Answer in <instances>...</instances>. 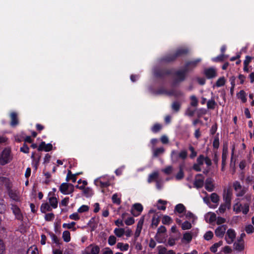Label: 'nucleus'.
Wrapping results in <instances>:
<instances>
[{
	"label": "nucleus",
	"mask_w": 254,
	"mask_h": 254,
	"mask_svg": "<svg viewBox=\"0 0 254 254\" xmlns=\"http://www.w3.org/2000/svg\"><path fill=\"white\" fill-rule=\"evenodd\" d=\"M252 200V194H246L243 197L237 198L235 199L233 205V210L236 213L241 212L244 214H247L249 211L250 205Z\"/></svg>",
	"instance_id": "f257e3e1"
},
{
	"label": "nucleus",
	"mask_w": 254,
	"mask_h": 254,
	"mask_svg": "<svg viewBox=\"0 0 254 254\" xmlns=\"http://www.w3.org/2000/svg\"><path fill=\"white\" fill-rule=\"evenodd\" d=\"M188 152L186 150H182L180 152L177 150H173L171 151L170 158L173 163H177L180 160L184 161L187 158Z\"/></svg>",
	"instance_id": "f03ea898"
},
{
	"label": "nucleus",
	"mask_w": 254,
	"mask_h": 254,
	"mask_svg": "<svg viewBox=\"0 0 254 254\" xmlns=\"http://www.w3.org/2000/svg\"><path fill=\"white\" fill-rule=\"evenodd\" d=\"M233 187L236 192V195L239 198L240 197H244L249 190L248 187L243 186L238 181H235L233 183Z\"/></svg>",
	"instance_id": "7ed1b4c3"
},
{
	"label": "nucleus",
	"mask_w": 254,
	"mask_h": 254,
	"mask_svg": "<svg viewBox=\"0 0 254 254\" xmlns=\"http://www.w3.org/2000/svg\"><path fill=\"white\" fill-rule=\"evenodd\" d=\"M13 159V156L10 148H4L0 154V165H4Z\"/></svg>",
	"instance_id": "20e7f679"
},
{
	"label": "nucleus",
	"mask_w": 254,
	"mask_h": 254,
	"mask_svg": "<svg viewBox=\"0 0 254 254\" xmlns=\"http://www.w3.org/2000/svg\"><path fill=\"white\" fill-rule=\"evenodd\" d=\"M94 182L96 186L101 188H106L110 185V179L107 176H101L96 179Z\"/></svg>",
	"instance_id": "39448f33"
},
{
	"label": "nucleus",
	"mask_w": 254,
	"mask_h": 254,
	"mask_svg": "<svg viewBox=\"0 0 254 254\" xmlns=\"http://www.w3.org/2000/svg\"><path fill=\"white\" fill-rule=\"evenodd\" d=\"M60 190L64 194H69L74 191V186L71 184L64 183L60 187Z\"/></svg>",
	"instance_id": "423d86ee"
},
{
	"label": "nucleus",
	"mask_w": 254,
	"mask_h": 254,
	"mask_svg": "<svg viewBox=\"0 0 254 254\" xmlns=\"http://www.w3.org/2000/svg\"><path fill=\"white\" fill-rule=\"evenodd\" d=\"M100 251V249L98 246L92 244L85 249L82 254H98Z\"/></svg>",
	"instance_id": "0eeeda50"
},
{
	"label": "nucleus",
	"mask_w": 254,
	"mask_h": 254,
	"mask_svg": "<svg viewBox=\"0 0 254 254\" xmlns=\"http://www.w3.org/2000/svg\"><path fill=\"white\" fill-rule=\"evenodd\" d=\"M236 237V233L235 231L232 228H230L226 231L225 240L228 244H231L234 242Z\"/></svg>",
	"instance_id": "6e6552de"
},
{
	"label": "nucleus",
	"mask_w": 254,
	"mask_h": 254,
	"mask_svg": "<svg viewBox=\"0 0 254 254\" xmlns=\"http://www.w3.org/2000/svg\"><path fill=\"white\" fill-rule=\"evenodd\" d=\"M227 226L226 225H221L218 226L215 230V235L216 237L222 238L226 233Z\"/></svg>",
	"instance_id": "1a4fd4ad"
},
{
	"label": "nucleus",
	"mask_w": 254,
	"mask_h": 254,
	"mask_svg": "<svg viewBox=\"0 0 254 254\" xmlns=\"http://www.w3.org/2000/svg\"><path fill=\"white\" fill-rule=\"evenodd\" d=\"M204 178L201 174H197L195 176L194 181V185L197 188H200L203 187L204 185Z\"/></svg>",
	"instance_id": "9d476101"
},
{
	"label": "nucleus",
	"mask_w": 254,
	"mask_h": 254,
	"mask_svg": "<svg viewBox=\"0 0 254 254\" xmlns=\"http://www.w3.org/2000/svg\"><path fill=\"white\" fill-rule=\"evenodd\" d=\"M233 195L232 191L230 189H225L223 192V199L225 202L230 205L232 197Z\"/></svg>",
	"instance_id": "9b49d317"
},
{
	"label": "nucleus",
	"mask_w": 254,
	"mask_h": 254,
	"mask_svg": "<svg viewBox=\"0 0 254 254\" xmlns=\"http://www.w3.org/2000/svg\"><path fill=\"white\" fill-rule=\"evenodd\" d=\"M8 193L10 198L12 200L16 201H20V193L17 190L9 189L8 190Z\"/></svg>",
	"instance_id": "f8f14e48"
},
{
	"label": "nucleus",
	"mask_w": 254,
	"mask_h": 254,
	"mask_svg": "<svg viewBox=\"0 0 254 254\" xmlns=\"http://www.w3.org/2000/svg\"><path fill=\"white\" fill-rule=\"evenodd\" d=\"M11 210H12V212L17 219L21 221L23 220V215L20 208L18 207L15 205H12Z\"/></svg>",
	"instance_id": "ddd939ff"
},
{
	"label": "nucleus",
	"mask_w": 254,
	"mask_h": 254,
	"mask_svg": "<svg viewBox=\"0 0 254 254\" xmlns=\"http://www.w3.org/2000/svg\"><path fill=\"white\" fill-rule=\"evenodd\" d=\"M204 72L206 77L209 79L215 77L217 76L216 70L213 67L206 68Z\"/></svg>",
	"instance_id": "4468645a"
},
{
	"label": "nucleus",
	"mask_w": 254,
	"mask_h": 254,
	"mask_svg": "<svg viewBox=\"0 0 254 254\" xmlns=\"http://www.w3.org/2000/svg\"><path fill=\"white\" fill-rule=\"evenodd\" d=\"M143 210V206L140 203H135L133 205L131 213L134 216H138Z\"/></svg>",
	"instance_id": "2eb2a0df"
},
{
	"label": "nucleus",
	"mask_w": 254,
	"mask_h": 254,
	"mask_svg": "<svg viewBox=\"0 0 254 254\" xmlns=\"http://www.w3.org/2000/svg\"><path fill=\"white\" fill-rule=\"evenodd\" d=\"M53 146L51 143L46 144L45 142H42L38 148V151L44 150L45 151H49L52 149Z\"/></svg>",
	"instance_id": "dca6fc26"
},
{
	"label": "nucleus",
	"mask_w": 254,
	"mask_h": 254,
	"mask_svg": "<svg viewBox=\"0 0 254 254\" xmlns=\"http://www.w3.org/2000/svg\"><path fill=\"white\" fill-rule=\"evenodd\" d=\"M205 188L208 191L213 190L214 186L213 185V180L211 178H207L205 181Z\"/></svg>",
	"instance_id": "f3484780"
},
{
	"label": "nucleus",
	"mask_w": 254,
	"mask_h": 254,
	"mask_svg": "<svg viewBox=\"0 0 254 254\" xmlns=\"http://www.w3.org/2000/svg\"><path fill=\"white\" fill-rule=\"evenodd\" d=\"M235 249L238 251H242L245 248V242L242 239H239L234 245Z\"/></svg>",
	"instance_id": "a211bd4d"
},
{
	"label": "nucleus",
	"mask_w": 254,
	"mask_h": 254,
	"mask_svg": "<svg viewBox=\"0 0 254 254\" xmlns=\"http://www.w3.org/2000/svg\"><path fill=\"white\" fill-rule=\"evenodd\" d=\"M159 177V173L157 171H155L149 174L148 176L147 182L149 183H151L153 181H157Z\"/></svg>",
	"instance_id": "6ab92c4d"
},
{
	"label": "nucleus",
	"mask_w": 254,
	"mask_h": 254,
	"mask_svg": "<svg viewBox=\"0 0 254 254\" xmlns=\"http://www.w3.org/2000/svg\"><path fill=\"white\" fill-rule=\"evenodd\" d=\"M11 123L10 125L12 127H15L18 124V121L17 119V115L16 113L13 112L10 114Z\"/></svg>",
	"instance_id": "aec40b11"
},
{
	"label": "nucleus",
	"mask_w": 254,
	"mask_h": 254,
	"mask_svg": "<svg viewBox=\"0 0 254 254\" xmlns=\"http://www.w3.org/2000/svg\"><path fill=\"white\" fill-rule=\"evenodd\" d=\"M41 211L42 213H46L47 211H51L52 210V207L47 202L43 203L42 204L40 208Z\"/></svg>",
	"instance_id": "412c9836"
},
{
	"label": "nucleus",
	"mask_w": 254,
	"mask_h": 254,
	"mask_svg": "<svg viewBox=\"0 0 254 254\" xmlns=\"http://www.w3.org/2000/svg\"><path fill=\"white\" fill-rule=\"evenodd\" d=\"M49 202L50 206L53 208H57L58 207V201L56 197L52 196L49 198Z\"/></svg>",
	"instance_id": "4be33fe9"
},
{
	"label": "nucleus",
	"mask_w": 254,
	"mask_h": 254,
	"mask_svg": "<svg viewBox=\"0 0 254 254\" xmlns=\"http://www.w3.org/2000/svg\"><path fill=\"white\" fill-rule=\"evenodd\" d=\"M208 219V222L211 223L216 220V215L213 212H208L205 216Z\"/></svg>",
	"instance_id": "5701e85b"
},
{
	"label": "nucleus",
	"mask_w": 254,
	"mask_h": 254,
	"mask_svg": "<svg viewBox=\"0 0 254 254\" xmlns=\"http://www.w3.org/2000/svg\"><path fill=\"white\" fill-rule=\"evenodd\" d=\"M228 154V151L227 147H224L223 149V152L222 155V165L225 166L226 164V161L227 160V156Z\"/></svg>",
	"instance_id": "b1692460"
},
{
	"label": "nucleus",
	"mask_w": 254,
	"mask_h": 254,
	"mask_svg": "<svg viewBox=\"0 0 254 254\" xmlns=\"http://www.w3.org/2000/svg\"><path fill=\"white\" fill-rule=\"evenodd\" d=\"M75 222H71L69 223H64L63 224V227L65 229H71L73 231H75L76 228L75 227Z\"/></svg>",
	"instance_id": "393cba45"
},
{
	"label": "nucleus",
	"mask_w": 254,
	"mask_h": 254,
	"mask_svg": "<svg viewBox=\"0 0 254 254\" xmlns=\"http://www.w3.org/2000/svg\"><path fill=\"white\" fill-rule=\"evenodd\" d=\"M165 151L163 147H159L153 149V155L155 157H157L158 155L163 154Z\"/></svg>",
	"instance_id": "a878e982"
},
{
	"label": "nucleus",
	"mask_w": 254,
	"mask_h": 254,
	"mask_svg": "<svg viewBox=\"0 0 254 254\" xmlns=\"http://www.w3.org/2000/svg\"><path fill=\"white\" fill-rule=\"evenodd\" d=\"M117 248L120 249L121 251H127L129 248L128 244H124L123 243H118L117 245Z\"/></svg>",
	"instance_id": "bb28decb"
},
{
	"label": "nucleus",
	"mask_w": 254,
	"mask_h": 254,
	"mask_svg": "<svg viewBox=\"0 0 254 254\" xmlns=\"http://www.w3.org/2000/svg\"><path fill=\"white\" fill-rule=\"evenodd\" d=\"M62 238L64 242L66 243L70 241L71 237L70 232L67 230L64 231L62 234Z\"/></svg>",
	"instance_id": "cd10ccee"
},
{
	"label": "nucleus",
	"mask_w": 254,
	"mask_h": 254,
	"mask_svg": "<svg viewBox=\"0 0 254 254\" xmlns=\"http://www.w3.org/2000/svg\"><path fill=\"white\" fill-rule=\"evenodd\" d=\"M51 238L52 242L55 243L57 247H60V246L62 244L61 241L58 238V237L54 234H51Z\"/></svg>",
	"instance_id": "c85d7f7f"
},
{
	"label": "nucleus",
	"mask_w": 254,
	"mask_h": 254,
	"mask_svg": "<svg viewBox=\"0 0 254 254\" xmlns=\"http://www.w3.org/2000/svg\"><path fill=\"white\" fill-rule=\"evenodd\" d=\"M223 241H220L217 243L214 244L210 248V251L213 253H216L217 251V249L222 246Z\"/></svg>",
	"instance_id": "c756f323"
},
{
	"label": "nucleus",
	"mask_w": 254,
	"mask_h": 254,
	"mask_svg": "<svg viewBox=\"0 0 254 254\" xmlns=\"http://www.w3.org/2000/svg\"><path fill=\"white\" fill-rule=\"evenodd\" d=\"M114 233L117 237L120 238L125 234V229L124 228H115Z\"/></svg>",
	"instance_id": "7c9ffc66"
},
{
	"label": "nucleus",
	"mask_w": 254,
	"mask_h": 254,
	"mask_svg": "<svg viewBox=\"0 0 254 254\" xmlns=\"http://www.w3.org/2000/svg\"><path fill=\"white\" fill-rule=\"evenodd\" d=\"M69 180H71L73 183H75L76 180V175L72 174L70 170L68 171L66 178V181L67 182H68Z\"/></svg>",
	"instance_id": "2f4dec72"
},
{
	"label": "nucleus",
	"mask_w": 254,
	"mask_h": 254,
	"mask_svg": "<svg viewBox=\"0 0 254 254\" xmlns=\"http://www.w3.org/2000/svg\"><path fill=\"white\" fill-rule=\"evenodd\" d=\"M185 211V207L182 204H177L175 208V211L179 213H183Z\"/></svg>",
	"instance_id": "473e14b6"
},
{
	"label": "nucleus",
	"mask_w": 254,
	"mask_h": 254,
	"mask_svg": "<svg viewBox=\"0 0 254 254\" xmlns=\"http://www.w3.org/2000/svg\"><path fill=\"white\" fill-rule=\"evenodd\" d=\"M227 208H229V207L227 206L226 204H223L220 205L218 210L216 211V213L218 214H223L226 210Z\"/></svg>",
	"instance_id": "72a5a7b5"
},
{
	"label": "nucleus",
	"mask_w": 254,
	"mask_h": 254,
	"mask_svg": "<svg viewBox=\"0 0 254 254\" xmlns=\"http://www.w3.org/2000/svg\"><path fill=\"white\" fill-rule=\"evenodd\" d=\"M189 50L187 48H181L179 49L175 54V57L180 56L182 55L186 54L188 52Z\"/></svg>",
	"instance_id": "f704fd0d"
},
{
	"label": "nucleus",
	"mask_w": 254,
	"mask_h": 254,
	"mask_svg": "<svg viewBox=\"0 0 254 254\" xmlns=\"http://www.w3.org/2000/svg\"><path fill=\"white\" fill-rule=\"evenodd\" d=\"M26 254H39L37 248L35 246H31L28 249Z\"/></svg>",
	"instance_id": "c9c22d12"
},
{
	"label": "nucleus",
	"mask_w": 254,
	"mask_h": 254,
	"mask_svg": "<svg viewBox=\"0 0 254 254\" xmlns=\"http://www.w3.org/2000/svg\"><path fill=\"white\" fill-rule=\"evenodd\" d=\"M210 199L212 202L215 203H218L219 201V197L218 194L216 193H212L210 195Z\"/></svg>",
	"instance_id": "e433bc0d"
},
{
	"label": "nucleus",
	"mask_w": 254,
	"mask_h": 254,
	"mask_svg": "<svg viewBox=\"0 0 254 254\" xmlns=\"http://www.w3.org/2000/svg\"><path fill=\"white\" fill-rule=\"evenodd\" d=\"M238 98L240 99L243 102H245L247 101L246 99V94L245 92L243 90H241L237 95Z\"/></svg>",
	"instance_id": "4c0bfd02"
},
{
	"label": "nucleus",
	"mask_w": 254,
	"mask_h": 254,
	"mask_svg": "<svg viewBox=\"0 0 254 254\" xmlns=\"http://www.w3.org/2000/svg\"><path fill=\"white\" fill-rule=\"evenodd\" d=\"M159 219L158 217H157L156 216L154 215L153 218H152V223H151V226L152 228H156L158 225L159 224Z\"/></svg>",
	"instance_id": "58836bf2"
},
{
	"label": "nucleus",
	"mask_w": 254,
	"mask_h": 254,
	"mask_svg": "<svg viewBox=\"0 0 254 254\" xmlns=\"http://www.w3.org/2000/svg\"><path fill=\"white\" fill-rule=\"evenodd\" d=\"M213 237V233L211 231H208L206 232L203 238L205 240L209 241L211 240Z\"/></svg>",
	"instance_id": "ea45409f"
},
{
	"label": "nucleus",
	"mask_w": 254,
	"mask_h": 254,
	"mask_svg": "<svg viewBox=\"0 0 254 254\" xmlns=\"http://www.w3.org/2000/svg\"><path fill=\"white\" fill-rule=\"evenodd\" d=\"M228 57L227 56H225L224 54H222L220 56H217V57L214 58L212 59L213 61L217 62L223 61L225 59Z\"/></svg>",
	"instance_id": "a19ab883"
},
{
	"label": "nucleus",
	"mask_w": 254,
	"mask_h": 254,
	"mask_svg": "<svg viewBox=\"0 0 254 254\" xmlns=\"http://www.w3.org/2000/svg\"><path fill=\"white\" fill-rule=\"evenodd\" d=\"M216 105V102L214 99H211L209 100L207 103V107L208 109H214Z\"/></svg>",
	"instance_id": "79ce46f5"
},
{
	"label": "nucleus",
	"mask_w": 254,
	"mask_h": 254,
	"mask_svg": "<svg viewBox=\"0 0 254 254\" xmlns=\"http://www.w3.org/2000/svg\"><path fill=\"white\" fill-rule=\"evenodd\" d=\"M225 79L224 77H221L218 78L216 82V85L217 87L223 86L225 83Z\"/></svg>",
	"instance_id": "37998d69"
},
{
	"label": "nucleus",
	"mask_w": 254,
	"mask_h": 254,
	"mask_svg": "<svg viewBox=\"0 0 254 254\" xmlns=\"http://www.w3.org/2000/svg\"><path fill=\"white\" fill-rule=\"evenodd\" d=\"M6 246L2 240L0 239V254H4L5 252Z\"/></svg>",
	"instance_id": "c03bdc74"
},
{
	"label": "nucleus",
	"mask_w": 254,
	"mask_h": 254,
	"mask_svg": "<svg viewBox=\"0 0 254 254\" xmlns=\"http://www.w3.org/2000/svg\"><path fill=\"white\" fill-rule=\"evenodd\" d=\"M89 207L87 205H82L77 210L78 213H83L89 210Z\"/></svg>",
	"instance_id": "a18cd8bd"
},
{
	"label": "nucleus",
	"mask_w": 254,
	"mask_h": 254,
	"mask_svg": "<svg viewBox=\"0 0 254 254\" xmlns=\"http://www.w3.org/2000/svg\"><path fill=\"white\" fill-rule=\"evenodd\" d=\"M191 228V224L188 221H185L182 224V228L183 230H188Z\"/></svg>",
	"instance_id": "49530a36"
},
{
	"label": "nucleus",
	"mask_w": 254,
	"mask_h": 254,
	"mask_svg": "<svg viewBox=\"0 0 254 254\" xmlns=\"http://www.w3.org/2000/svg\"><path fill=\"white\" fill-rule=\"evenodd\" d=\"M173 170V168L172 166H168L162 170V171L167 175L171 174Z\"/></svg>",
	"instance_id": "de8ad7c7"
},
{
	"label": "nucleus",
	"mask_w": 254,
	"mask_h": 254,
	"mask_svg": "<svg viewBox=\"0 0 254 254\" xmlns=\"http://www.w3.org/2000/svg\"><path fill=\"white\" fill-rule=\"evenodd\" d=\"M185 73L184 71H178L177 73V79L179 81H182L185 79Z\"/></svg>",
	"instance_id": "09e8293b"
},
{
	"label": "nucleus",
	"mask_w": 254,
	"mask_h": 254,
	"mask_svg": "<svg viewBox=\"0 0 254 254\" xmlns=\"http://www.w3.org/2000/svg\"><path fill=\"white\" fill-rule=\"evenodd\" d=\"M189 150L191 152L190 155V158L193 159L197 155V152L195 151L194 147L191 145H190L189 146Z\"/></svg>",
	"instance_id": "8fccbe9b"
},
{
	"label": "nucleus",
	"mask_w": 254,
	"mask_h": 254,
	"mask_svg": "<svg viewBox=\"0 0 254 254\" xmlns=\"http://www.w3.org/2000/svg\"><path fill=\"white\" fill-rule=\"evenodd\" d=\"M190 100H191V102H190L191 106H193V107H196L197 106L198 100L195 96H194V95L191 96L190 97Z\"/></svg>",
	"instance_id": "3c124183"
},
{
	"label": "nucleus",
	"mask_w": 254,
	"mask_h": 254,
	"mask_svg": "<svg viewBox=\"0 0 254 254\" xmlns=\"http://www.w3.org/2000/svg\"><path fill=\"white\" fill-rule=\"evenodd\" d=\"M55 218V215L53 213H47L45 216V219L47 221H52Z\"/></svg>",
	"instance_id": "603ef678"
},
{
	"label": "nucleus",
	"mask_w": 254,
	"mask_h": 254,
	"mask_svg": "<svg viewBox=\"0 0 254 254\" xmlns=\"http://www.w3.org/2000/svg\"><path fill=\"white\" fill-rule=\"evenodd\" d=\"M184 172L183 171L182 168L181 167H180V171L176 175V177H175L176 179L178 180H181L182 179H183L184 178Z\"/></svg>",
	"instance_id": "864d4df0"
},
{
	"label": "nucleus",
	"mask_w": 254,
	"mask_h": 254,
	"mask_svg": "<svg viewBox=\"0 0 254 254\" xmlns=\"http://www.w3.org/2000/svg\"><path fill=\"white\" fill-rule=\"evenodd\" d=\"M117 239L114 236H110L108 239V244L110 246L115 245L116 243Z\"/></svg>",
	"instance_id": "5fc2aeb1"
},
{
	"label": "nucleus",
	"mask_w": 254,
	"mask_h": 254,
	"mask_svg": "<svg viewBox=\"0 0 254 254\" xmlns=\"http://www.w3.org/2000/svg\"><path fill=\"white\" fill-rule=\"evenodd\" d=\"M172 109L175 112H178L180 108V104L178 102H174L172 105Z\"/></svg>",
	"instance_id": "6e6d98bb"
},
{
	"label": "nucleus",
	"mask_w": 254,
	"mask_h": 254,
	"mask_svg": "<svg viewBox=\"0 0 254 254\" xmlns=\"http://www.w3.org/2000/svg\"><path fill=\"white\" fill-rule=\"evenodd\" d=\"M183 239L188 242H190L192 239V235L191 233L189 232L185 233L184 234Z\"/></svg>",
	"instance_id": "4d7b16f0"
},
{
	"label": "nucleus",
	"mask_w": 254,
	"mask_h": 254,
	"mask_svg": "<svg viewBox=\"0 0 254 254\" xmlns=\"http://www.w3.org/2000/svg\"><path fill=\"white\" fill-rule=\"evenodd\" d=\"M245 231L248 234H251L254 232V227L251 224L248 225L245 227Z\"/></svg>",
	"instance_id": "13d9d810"
},
{
	"label": "nucleus",
	"mask_w": 254,
	"mask_h": 254,
	"mask_svg": "<svg viewBox=\"0 0 254 254\" xmlns=\"http://www.w3.org/2000/svg\"><path fill=\"white\" fill-rule=\"evenodd\" d=\"M112 201L114 203H117L118 204H119L121 203V199L120 198H119L118 195L117 194H114L113 195L112 197Z\"/></svg>",
	"instance_id": "bf43d9fd"
},
{
	"label": "nucleus",
	"mask_w": 254,
	"mask_h": 254,
	"mask_svg": "<svg viewBox=\"0 0 254 254\" xmlns=\"http://www.w3.org/2000/svg\"><path fill=\"white\" fill-rule=\"evenodd\" d=\"M216 224L217 225H224L223 224L226 222V219L221 217H218L216 218Z\"/></svg>",
	"instance_id": "052dcab7"
},
{
	"label": "nucleus",
	"mask_w": 254,
	"mask_h": 254,
	"mask_svg": "<svg viewBox=\"0 0 254 254\" xmlns=\"http://www.w3.org/2000/svg\"><path fill=\"white\" fill-rule=\"evenodd\" d=\"M157 250L158 251V254H165L167 253L166 248L162 246H158Z\"/></svg>",
	"instance_id": "680f3d73"
},
{
	"label": "nucleus",
	"mask_w": 254,
	"mask_h": 254,
	"mask_svg": "<svg viewBox=\"0 0 254 254\" xmlns=\"http://www.w3.org/2000/svg\"><path fill=\"white\" fill-rule=\"evenodd\" d=\"M162 221L164 224H169L171 222L172 219L168 216H164L162 218Z\"/></svg>",
	"instance_id": "e2e57ef3"
},
{
	"label": "nucleus",
	"mask_w": 254,
	"mask_h": 254,
	"mask_svg": "<svg viewBox=\"0 0 254 254\" xmlns=\"http://www.w3.org/2000/svg\"><path fill=\"white\" fill-rule=\"evenodd\" d=\"M166 231V228L163 226H161L159 227L157 230V233L156 235V237H158L160 234L164 233Z\"/></svg>",
	"instance_id": "0e129e2a"
},
{
	"label": "nucleus",
	"mask_w": 254,
	"mask_h": 254,
	"mask_svg": "<svg viewBox=\"0 0 254 254\" xmlns=\"http://www.w3.org/2000/svg\"><path fill=\"white\" fill-rule=\"evenodd\" d=\"M161 127H162L160 125L156 124L153 126L151 130L153 132L156 133L161 129Z\"/></svg>",
	"instance_id": "69168bd1"
},
{
	"label": "nucleus",
	"mask_w": 254,
	"mask_h": 254,
	"mask_svg": "<svg viewBox=\"0 0 254 254\" xmlns=\"http://www.w3.org/2000/svg\"><path fill=\"white\" fill-rule=\"evenodd\" d=\"M205 157L203 155H200L197 158V163L202 165L204 163Z\"/></svg>",
	"instance_id": "338daca9"
},
{
	"label": "nucleus",
	"mask_w": 254,
	"mask_h": 254,
	"mask_svg": "<svg viewBox=\"0 0 254 254\" xmlns=\"http://www.w3.org/2000/svg\"><path fill=\"white\" fill-rule=\"evenodd\" d=\"M69 218L72 220H78L80 219V216H79L77 212H75L70 214L69 216Z\"/></svg>",
	"instance_id": "774afa93"
}]
</instances>
